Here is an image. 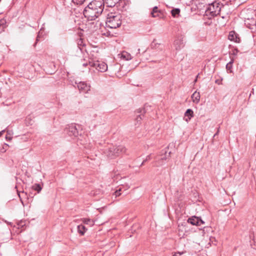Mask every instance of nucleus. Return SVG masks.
Segmentation results:
<instances>
[{"mask_svg":"<svg viewBox=\"0 0 256 256\" xmlns=\"http://www.w3.org/2000/svg\"><path fill=\"white\" fill-rule=\"evenodd\" d=\"M103 9V2L98 0H94L85 8L84 15L88 20H92L102 13Z\"/></svg>","mask_w":256,"mask_h":256,"instance_id":"1","label":"nucleus"},{"mask_svg":"<svg viewBox=\"0 0 256 256\" xmlns=\"http://www.w3.org/2000/svg\"><path fill=\"white\" fill-rule=\"evenodd\" d=\"M241 16L244 20L247 28L253 31L256 30V14L252 10H244L241 12Z\"/></svg>","mask_w":256,"mask_h":256,"instance_id":"2","label":"nucleus"},{"mask_svg":"<svg viewBox=\"0 0 256 256\" xmlns=\"http://www.w3.org/2000/svg\"><path fill=\"white\" fill-rule=\"evenodd\" d=\"M126 148L123 146H110L104 150V153L110 159H114L120 154L126 153Z\"/></svg>","mask_w":256,"mask_h":256,"instance_id":"3","label":"nucleus"},{"mask_svg":"<svg viewBox=\"0 0 256 256\" xmlns=\"http://www.w3.org/2000/svg\"><path fill=\"white\" fill-rule=\"evenodd\" d=\"M106 26L110 28H116L122 24V16L120 14L110 13L108 15Z\"/></svg>","mask_w":256,"mask_h":256,"instance_id":"4","label":"nucleus"},{"mask_svg":"<svg viewBox=\"0 0 256 256\" xmlns=\"http://www.w3.org/2000/svg\"><path fill=\"white\" fill-rule=\"evenodd\" d=\"M221 8L219 3L215 2L209 4L206 10V15L211 18L220 14Z\"/></svg>","mask_w":256,"mask_h":256,"instance_id":"5","label":"nucleus"},{"mask_svg":"<svg viewBox=\"0 0 256 256\" xmlns=\"http://www.w3.org/2000/svg\"><path fill=\"white\" fill-rule=\"evenodd\" d=\"M89 64L91 67L95 68L96 70L101 72H104L108 70L107 64L102 62L98 60L90 61Z\"/></svg>","mask_w":256,"mask_h":256,"instance_id":"6","label":"nucleus"},{"mask_svg":"<svg viewBox=\"0 0 256 256\" xmlns=\"http://www.w3.org/2000/svg\"><path fill=\"white\" fill-rule=\"evenodd\" d=\"M77 84V87L80 92L88 93L90 90V86L84 82H80Z\"/></svg>","mask_w":256,"mask_h":256,"instance_id":"7","label":"nucleus"},{"mask_svg":"<svg viewBox=\"0 0 256 256\" xmlns=\"http://www.w3.org/2000/svg\"><path fill=\"white\" fill-rule=\"evenodd\" d=\"M66 132L70 136H74L76 137L78 134V132L76 126L72 124L68 126L66 128Z\"/></svg>","mask_w":256,"mask_h":256,"instance_id":"8","label":"nucleus"},{"mask_svg":"<svg viewBox=\"0 0 256 256\" xmlns=\"http://www.w3.org/2000/svg\"><path fill=\"white\" fill-rule=\"evenodd\" d=\"M144 113L145 110L142 108H138L136 110V117L135 119V125H138L140 123Z\"/></svg>","mask_w":256,"mask_h":256,"instance_id":"9","label":"nucleus"},{"mask_svg":"<svg viewBox=\"0 0 256 256\" xmlns=\"http://www.w3.org/2000/svg\"><path fill=\"white\" fill-rule=\"evenodd\" d=\"M188 222L191 224L192 225L200 226L201 224H204L203 220L200 219L196 216H192L188 220Z\"/></svg>","mask_w":256,"mask_h":256,"instance_id":"10","label":"nucleus"},{"mask_svg":"<svg viewBox=\"0 0 256 256\" xmlns=\"http://www.w3.org/2000/svg\"><path fill=\"white\" fill-rule=\"evenodd\" d=\"M228 39L231 41H234L236 42H240V39L238 35L234 31H231L229 33Z\"/></svg>","mask_w":256,"mask_h":256,"instance_id":"11","label":"nucleus"},{"mask_svg":"<svg viewBox=\"0 0 256 256\" xmlns=\"http://www.w3.org/2000/svg\"><path fill=\"white\" fill-rule=\"evenodd\" d=\"M174 46L176 50H180L182 48L184 44L182 38H178L176 40L174 43Z\"/></svg>","mask_w":256,"mask_h":256,"instance_id":"12","label":"nucleus"},{"mask_svg":"<svg viewBox=\"0 0 256 256\" xmlns=\"http://www.w3.org/2000/svg\"><path fill=\"white\" fill-rule=\"evenodd\" d=\"M194 116L193 110L190 108L188 109L184 113V120L188 122L190 119Z\"/></svg>","mask_w":256,"mask_h":256,"instance_id":"13","label":"nucleus"},{"mask_svg":"<svg viewBox=\"0 0 256 256\" xmlns=\"http://www.w3.org/2000/svg\"><path fill=\"white\" fill-rule=\"evenodd\" d=\"M200 92L196 91L194 92L191 96L192 102L196 104L200 102Z\"/></svg>","mask_w":256,"mask_h":256,"instance_id":"14","label":"nucleus"},{"mask_svg":"<svg viewBox=\"0 0 256 256\" xmlns=\"http://www.w3.org/2000/svg\"><path fill=\"white\" fill-rule=\"evenodd\" d=\"M120 55V58L124 60H128L132 58L130 54L125 51L122 52Z\"/></svg>","mask_w":256,"mask_h":256,"instance_id":"15","label":"nucleus"},{"mask_svg":"<svg viewBox=\"0 0 256 256\" xmlns=\"http://www.w3.org/2000/svg\"><path fill=\"white\" fill-rule=\"evenodd\" d=\"M80 220L84 224L89 225L90 226H92L94 224V222L89 218H82Z\"/></svg>","mask_w":256,"mask_h":256,"instance_id":"16","label":"nucleus"},{"mask_svg":"<svg viewBox=\"0 0 256 256\" xmlns=\"http://www.w3.org/2000/svg\"><path fill=\"white\" fill-rule=\"evenodd\" d=\"M119 0H104V2L108 5L109 7H112L115 6V4L118 2Z\"/></svg>","mask_w":256,"mask_h":256,"instance_id":"17","label":"nucleus"},{"mask_svg":"<svg viewBox=\"0 0 256 256\" xmlns=\"http://www.w3.org/2000/svg\"><path fill=\"white\" fill-rule=\"evenodd\" d=\"M86 230V227L82 224L78 226V231L81 235H84Z\"/></svg>","mask_w":256,"mask_h":256,"instance_id":"18","label":"nucleus"},{"mask_svg":"<svg viewBox=\"0 0 256 256\" xmlns=\"http://www.w3.org/2000/svg\"><path fill=\"white\" fill-rule=\"evenodd\" d=\"M6 22L4 20H0V33L3 32L6 27Z\"/></svg>","mask_w":256,"mask_h":256,"instance_id":"19","label":"nucleus"},{"mask_svg":"<svg viewBox=\"0 0 256 256\" xmlns=\"http://www.w3.org/2000/svg\"><path fill=\"white\" fill-rule=\"evenodd\" d=\"M160 12L158 10V8L157 6H155L151 14L152 17H157L159 16Z\"/></svg>","mask_w":256,"mask_h":256,"instance_id":"20","label":"nucleus"},{"mask_svg":"<svg viewBox=\"0 0 256 256\" xmlns=\"http://www.w3.org/2000/svg\"><path fill=\"white\" fill-rule=\"evenodd\" d=\"M180 13V10L179 8H174L171 10L172 15L174 17H176L179 15Z\"/></svg>","mask_w":256,"mask_h":256,"instance_id":"21","label":"nucleus"},{"mask_svg":"<svg viewBox=\"0 0 256 256\" xmlns=\"http://www.w3.org/2000/svg\"><path fill=\"white\" fill-rule=\"evenodd\" d=\"M32 188L35 190H36L38 192H40V190H42V187L40 186V184H34L33 186H32Z\"/></svg>","mask_w":256,"mask_h":256,"instance_id":"22","label":"nucleus"},{"mask_svg":"<svg viewBox=\"0 0 256 256\" xmlns=\"http://www.w3.org/2000/svg\"><path fill=\"white\" fill-rule=\"evenodd\" d=\"M233 60H231L228 64H227L226 66V68L228 70H230V72H232V66Z\"/></svg>","mask_w":256,"mask_h":256,"instance_id":"23","label":"nucleus"},{"mask_svg":"<svg viewBox=\"0 0 256 256\" xmlns=\"http://www.w3.org/2000/svg\"><path fill=\"white\" fill-rule=\"evenodd\" d=\"M170 152H168L166 150H164V156L162 157V155L161 154V160H166L168 158H169L170 156Z\"/></svg>","mask_w":256,"mask_h":256,"instance_id":"24","label":"nucleus"},{"mask_svg":"<svg viewBox=\"0 0 256 256\" xmlns=\"http://www.w3.org/2000/svg\"><path fill=\"white\" fill-rule=\"evenodd\" d=\"M8 146V145L6 144H4L2 148L0 150V152L2 153L5 152L7 150V148Z\"/></svg>","mask_w":256,"mask_h":256,"instance_id":"25","label":"nucleus"},{"mask_svg":"<svg viewBox=\"0 0 256 256\" xmlns=\"http://www.w3.org/2000/svg\"><path fill=\"white\" fill-rule=\"evenodd\" d=\"M121 190H122V188H120L118 189V190H116V192H115L116 196H120L121 194V193L120 192Z\"/></svg>","mask_w":256,"mask_h":256,"instance_id":"26","label":"nucleus"},{"mask_svg":"<svg viewBox=\"0 0 256 256\" xmlns=\"http://www.w3.org/2000/svg\"><path fill=\"white\" fill-rule=\"evenodd\" d=\"M182 254H183V252H175L174 254L172 255V256H180L182 255Z\"/></svg>","mask_w":256,"mask_h":256,"instance_id":"27","label":"nucleus"},{"mask_svg":"<svg viewBox=\"0 0 256 256\" xmlns=\"http://www.w3.org/2000/svg\"><path fill=\"white\" fill-rule=\"evenodd\" d=\"M72 0L74 3H76V4H79L81 2V0L80 2L78 1V0Z\"/></svg>","mask_w":256,"mask_h":256,"instance_id":"28","label":"nucleus"},{"mask_svg":"<svg viewBox=\"0 0 256 256\" xmlns=\"http://www.w3.org/2000/svg\"><path fill=\"white\" fill-rule=\"evenodd\" d=\"M4 132V130H3L0 132V136L2 134L3 132Z\"/></svg>","mask_w":256,"mask_h":256,"instance_id":"29","label":"nucleus"},{"mask_svg":"<svg viewBox=\"0 0 256 256\" xmlns=\"http://www.w3.org/2000/svg\"><path fill=\"white\" fill-rule=\"evenodd\" d=\"M103 34L106 35L107 36H108L110 34L108 32H107V34L104 33Z\"/></svg>","mask_w":256,"mask_h":256,"instance_id":"30","label":"nucleus"},{"mask_svg":"<svg viewBox=\"0 0 256 256\" xmlns=\"http://www.w3.org/2000/svg\"><path fill=\"white\" fill-rule=\"evenodd\" d=\"M83 65L84 66H86L87 65V64H84Z\"/></svg>","mask_w":256,"mask_h":256,"instance_id":"31","label":"nucleus"},{"mask_svg":"<svg viewBox=\"0 0 256 256\" xmlns=\"http://www.w3.org/2000/svg\"><path fill=\"white\" fill-rule=\"evenodd\" d=\"M197 80V78H196L195 80H194V82H196Z\"/></svg>","mask_w":256,"mask_h":256,"instance_id":"32","label":"nucleus"},{"mask_svg":"<svg viewBox=\"0 0 256 256\" xmlns=\"http://www.w3.org/2000/svg\"><path fill=\"white\" fill-rule=\"evenodd\" d=\"M144 161L142 164V165L144 164Z\"/></svg>","mask_w":256,"mask_h":256,"instance_id":"33","label":"nucleus"},{"mask_svg":"<svg viewBox=\"0 0 256 256\" xmlns=\"http://www.w3.org/2000/svg\"><path fill=\"white\" fill-rule=\"evenodd\" d=\"M218 132L216 133V134H215V135H214V136H216V134H218Z\"/></svg>","mask_w":256,"mask_h":256,"instance_id":"34","label":"nucleus"}]
</instances>
